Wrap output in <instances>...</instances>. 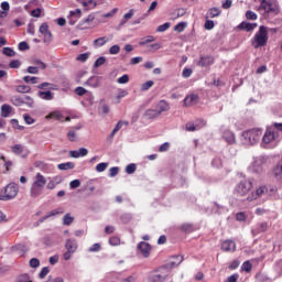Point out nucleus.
Instances as JSON below:
<instances>
[{
	"mask_svg": "<svg viewBox=\"0 0 282 282\" xmlns=\"http://www.w3.org/2000/svg\"><path fill=\"white\" fill-rule=\"evenodd\" d=\"M183 78H191L193 76V69L191 68H184L182 73Z\"/></svg>",
	"mask_w": 282,
	"mask_h": 282,
	"instance_id": "obj_57",
	"label": "nucleus"
},
{
	"mask_svg": "<svg viewBox=\"0 0 282 282\" xmlns=\"http://www.w3.org/2000/svg\"><path fill=\"white\" fill-rule=\"evenodd\" d=\"M76 164L74 162H66V163H61L57 165V169L59 171H70L72 169H75Z\"/></svg>",
	"mask_w": 282,
	"mask_h": 282,
	"instance_id": "obj_27",
	"label": "nucleus"
},
{
	"mask_svg": "<svg viewBox=\"0 0 282 282\" xmlns=\"http://www.w3.org/2000/svg\"><path fill=\"white\" fill-rule=\"evenodd\" d=\"M65 248L69 252H76V250H78V243L75 239H68L66 240Z\"/></svg>",
	"mask_w": 282,
	"mask_h": 282,
	"instance_id": "obj_18",
	"label": "nucleus"
},
{
	"mask_svg": "<svg viewBox=\"0 0 282 282\" xmlns=\"http://www.w3.org/2000/svg\"><path fill=\"white\" fill-rule=\"evenodd\" d=\"M251 45L254 50H259V47H265V45H268V26L260 25L251 41Z\"/></svg>",
	"mask_w": 282,
	"mask_h": 282,
	"instance_id": "obj_2",
	"label": "nucleus"
},
{
	"mask_svg": "<svg viewBox=\"0 0 282 282\" xmlns=\"http://www.w3.org/2000/svg\"><path fill=\"white\" fill-rule=\"evenodd\" d=\"M29 263L31 268H39L41 265V261L37 258H32Z\"/></svg>",
	"mask_w": 282,
	"mask_h": 282,
	"instance_id": "obj_56",
	"label": "nucleus"
},
{
	"mask_svg": "<svg viewBox=\"0 0 282 282\" xmlns=\"http://www.w3.org/2000/svg\"><path fill=\"white\" fill-rule=\"evenodd\" d=\"M120 173V167L113 166L109 169V177H116Z\"/></svg>",
	"mask_w": 282,
	"mask_h": 282,
	"instance_id": "obj_49",
	"label": "nucleus"
},
{
	"mask_svg": "<svg viewBox=\"0 0 282 282\" xmlns=\"http://www.w3.org/2000/svg\"><path fill=\"white\" fill-rule=\"evenodd\" d=\"M107 166H109V163H99L96 165L97 173H104V171H107Z\"/></svg>",
	"mask_w": 282,
	"mask_h": 282,
	"instance_id": "obj_42",
	"label": "nucleus"
},
{
	"mask_svg": "<svg viewBox=\"0 0 282 282\" xmlns=\"http://www.w3.org/2000/svg\"><path fill=\"white\" fill-rule=\"evenodd\" d=\"M72 224H74V217H72V215L66 214L63 218V225L64 226H72Z\"/></svg>",
	"mask_w": 282,
	"mask_h": 282,
	"instance_id": "obj_35",
	"label": "nucleus"
},
{
	"mask_svg": "<svg viewBox=\"0 0 282 282\" xmlns=\"http://www.w3.org/2000/svg\"><path fill=\"white\" fill-rule=\"evenodd\" d=\"M2 54H4V56H9V57L17 56V52H14V50H12L11 47H4L2 50Z\"/></svg>",
	"mask_w": 282,
	"mask_h": 282,
	"instance_id": "obj_40",
	"label": "nucleus"
},
{
	"mask_svg": "<svg viewBox=\"0 0 282 282\" xmlns=\"http://www.w3.org/2000/svg\"><path fill=\"white\" fill-rule=\"evenodd\" d=\"M236 219L238 221H248V213L246 212H239L236 214Z\"/></svg>",
	"mask_w": 282,
	"mask_h": 282,
	"instance_id": "obj_36",
	"label": "nucleus"
},
{
	"mask_svg": "<svg viewBox=\"0 0 282 282\" xmlns=\"http://www.w3.org/2000/svg\"><path fill=\"white\" fill-rule=\"evenodd\" d=\"M133 9H130L128 13H126L122 18V20L120 21L119 25L120 28H122V25H126L127 21L131 20L133 18Z\"/></svg>",
	"mask_w": 282,
	"mask_h": 282,
	"instance_id": "obj_30",
	"label": "nucleus"
},
{
	"mask_svg": "<svg viewBox=\"0 0 282 282\" xmlns=\"http://www.w3.org/2000/svg\"><path fill=\"white\" fill-rule=\"evenodd\" d=\"M250 191H252V182L248 180H242L237 184L235 188V194L239 197H243L245 195H248Z\"/></svg>",
	"mask_w": 282,
	"mask_h": 282,
	"instance_id": "obj_5",
	"label": "nucleus"
},
{
	"mask_svg": "<svg viewBox=\"0 0 282 282\" xmlns=\"http://www.w3.org/2000/svg\"><path fill=\"white\" fill-rule=\"evenodd\" d=\"M12 113V106L10 105H2L1 106V116L2 118H8Z\"/></svg>",
	"mask_w": 282,
	"mask_h": 282,
	"instance_id": "obj_28",
	"label": "nucleus"
},
{
	"mask_svg": "<svg viewBox=\"0 0 282 282\" xmlns=\"http://www.w3.org/2000/svg\"><path fill=\"white\" fill-rule=\"evenodd\" d=\"M84 85H87L88 87H91L93 89H96L100 87V77L98 76H91L88 78Z\"/></svg>",
	"mask_w": 282,
	"mask_h": 282,
	"instance_id": "obj_16",
	"label": "nucleus"
},
{
	"mask_svg": "<svg viewBox=\"0 0 282 282\" xmlns=\"http://www.w3.org/2000/svg\"><path fill=\"white\" fill-rule=\"evenodd\" d=\"M154 85L153 80H148L141 85L142 91H149V88Z\"/></svg>",
	"mask_w": 282,
	"mask_h": 282,
	"instance_id": "obj_48",
	"label": "nucleus"
},
{
	"mask_svg": "<svg viewBox=\"0 0 282 282\" xmlns=\"http://www.w3.org/2000/svg\"><path fill=\"white\" fill-rule=\"evenodd\" d=\"M174 259H175V261H172L171 265H180V263H182V261H184V257H182V256H175Z\"/></svg>",
	"mask_w": 282,
	"mask_h": 282,
	"instance_id": "obj_58",
	"label": "nucleus"
},
{
	"mask_svg": "<svg viewBox=\"0 0 282 282\" xmlns=\"http://www.w3.org/2000/svg\"><path fill=\"white\" fill-rule=\"evenodd\" d=\"M257 28V23L241 22L238 25V30H246V32H252Z\"/></svg>",
	"mask_w": 282,
	"mask_h": 282,
	"instance_id": "obj_20",
	"label": "nucleus"
},
{
	"mask_svg": "<svg viewBox=\"0 0 282 282\" xmlns=\"http://www.w3.org/2000/svg\"><path fill=\"white\" fill-rule=\"evenodd\" d=\"M213 63V57L210 56H202L198 61L197 65L199 67H210V64Z\"/></svg>",
	"mask_w": 282,
	"mask_h": 282,
	"instance_id": "obj_23",
	"label": "nucleus"
},
{
	"mask_svg": "<svg viewBox=\"0 0 282 282\" xmlns=\"http://www.w3.org/2000/svg\"><path fill=\"white\" fill-rule=\"evenodd\" d=\"M37 89H50V90H56V84H51V83H42L40 85H37Z\"/></svg>",
	"mask_w": 282,
	"mask_h": 282,
	"instance_id": "obj_32",
	"label": "nucleus"
},
{
	"mask_svg": "<svg viewBox=\"0 0 282 282\" xmlns=\"http://www.w3.org/2000/svg\"><path fill=\"white\" fill-rule=\"evenodd\" d=\"M263 132L259 129H251L242 132L241 142L243 144H257L261 140Z\"/></svg>",
	"mask_w": 282,
	"mask_h": 282,
	"instance_id": "obj_3",
	"label": "nucleus"
},
{
	"mask_svg": "<svg viewBox=\"0 0 282 282\" xmlns=\"http://www.w3.org/2000/svg\"><path fill=\"white\" fill-rule=\"evenodd\" d=\"M263 195H268V187L260 186L247 197V200L254 202V199H259V197H263Z\"/></svg>",
	"mask_w": 282,
	"mask_h": 282,
	"instance_id": "obj_7",
	"label": "nucleus"
},
{
	"mask_svg": "<svg viewBox=\"0 0 282 282\" xmlns=\"http://www.w3.org/2000/svg\"><path fill=\"white\" fill-rule=\"evenodd\" d=\"M23 105H26L30 109L34 107V99L28 95L22 96Z\"/></svg>",
	"mask_w": 282,
	"mask_h": 282,
	"instance_id": "obj_33",
	"label": "nucleus"
},
{
	"mask_svg": "<svg viewBox=\"0 0 282 282\" xmlns=\"http://www.w3.org/2000/svg\"><path fill=\"white\" fill-rule=\"evenodd\" d=\"M223 140L227 142V144H235L237 142V138L235 137V132L226 129L223 131Z\"/></svg>",
	"mask_w": 282,
	"mask_h": 282,
	"instance_id": "obj_11",
	"label": "nucleus"
},
{
	"mask_svg": "<svg viewBox=\"0 0 282 282\" xmlns=\"http://www.w3.org/2000/svg\"><path fill=\"white\" fill-rule=\"evenodd\" d=\"M257 280L259 282H270V278L269 276H265L264 274H258L257 275Z\"/></svg>",
	"mask_w": 282,
	"mask_h": 282,
	"instance_id": "obj_63",
	"label": "nucleus"
},
{
	"mask_svg": "<svg viewBox=\"0 0 282 282\" xmlns=\"http://www.w3.org/2000/svg\"><path fill=\"white\" fill-rule=\"evenodd\" d=\"M17 281L18 282H32L30 279V275L26 273L18 276Z\"/></svg>",
	"mask_w": 282,
	"mask_h": 282,
	"instance_id": "obj_55",
	"label": "nucleus"
},
{
	"mask_svg": "<svg viewBox=\"0 0 282 282\" xmlns=\"http://www.w3.org/2000/svg\"><path fill=\"white\" fill-rule=\"evenodd\" d=\"M28 74H39V67L37 66H29L26 68Z\"/></svg>",
	"mask_w": 282,
	"mask_h": 282,
	"instance_id": "obj_62",
	"label": "nucleus"
},
{
	"mask_svg": "<svg viewBox=\"0 0 282 282\" xmlns=\"http://www.w3.org/2000/svg\"><path fill=\"white\" fill-rule=\"evenodd\" d=\"M273 175L276 180L282 182V160L273 169Z\"/></svg>",
	"mask_w": 282,
	"mask_h": 282,
	"instance_id": "obj_25",
	"label": "nucleus"
},
{
	"mask_svg": "<svg viewBox=\"0 0 282 282\" xmlns=\"http://www.w3.org/2000/svg\"><path fill=\"white\" fill-rule=\"evenodd\" d=\"M186 22H180L174 26V32H184L186 30Z\"/></svg>",
	"mask_w": 282,
	"mask_h": 282,
	"instance_id": "obj_43",
	"label": "nucleus"
},
{
	"mask_svg": "<svg viewBox=\"0 0 282 282\" xmlns=\"http://www.w3.org/2000/svg\"><path fill=\"white\" fill-rule=\"evenodd\" d=\"M45 184H47V180L43 176V174L36 173L30 187V197L33 199L41 197V195H43V188H45Z\"/></svg>",
	"mask_w": 282,
	"mask_h": 282,
	"instance_id": "obj_1",
	"label": "nucleus"
},
{
	"mask_svg": "<svg viewBox=\"0 0 282 282\" xmlns=\"http://www.w3.org/2000/svg\"><path fill=\"white\" fill-rule=\"evenodd\" d=\"M138 250L147 258L151 254V245L149 242L141 241L138 243Z\"/></svg>",
	"mask_w": 282,
	"mask_h": 282,
	"instance_id": "obj_12",
	"label": "nucleus"
},
{
	"mask_svg": "<svg viewBox=\"0 0 282 282\" xmlns=\"http://www.w3.org/2000/svg\"><path fill=\"white\" fill-rule=\"evenodd\" d=\"M169 281V269L160 268L155 271L150 272L148 282H166Z\"/></svg>",
	"mask_w": 282,
	"mask_h": 282,
	"instance_id": "obj_4",
	"label": "nucleus"
},
{
	"mask_svg": "<svg viewBox=\"0 0 282 282\" xmlns=\"http://www.w3.org/2000/svg\"><path fill=\"white\" fill-rule=\"evenodd\" d=\"M23 118L26 124H34L35 122L34 118H32L30 115H24Z\"/></svg>",
	"mask_w": 282,
	"mask_h": 282,
	"instance_id": "obj_61",
	"label": "nucleus"
},
{
	"mask_svg": "<svg viewBox=\"0 0 282 282\" xmlns=\"http://www.w3.org/2000/svg\"><path fill=\"white\" fill-rule=\"evenodd\" d=\"M221 250H224V252H235V250H237V242H235V240H225L221 243Z\"/></svg>",
	"mask_w": 282,
	"mask_h": 282,
	"instance_id": "obj_10",
	"label": "nucleus"
},
{
	"mask_svg": "<svg viewBox=\"0 0 282 282\" xmlns=\"http://www.w3.org/2000/svg\"><path fill=\"white\" fill-rule=\"evenodd\" d=\"M10 100L14 107H23V96L15 95L12 96Z\"/></svg>",
	"mask_w": 282,
	"mask_h": 282,
	"instance_id": "obj_29",
	"label": "nucleus"
},
{
	"mask_svg": "<svg viewBox=\"0 0 282 282\" xmlns=\"http://www.w3.org/2000/svg\"><path fill=\"white\" fill-rule=\"evenodd\" d=\"M109 54L116 55L120 54V45L115 44L109 48Z\"/></svg>",
	"mask_w": 282,
	"mask_h": 282,
	"instance_id": "obj_52",
	"label": "nucleus"
},
{
	"mask_svg": "<svg viewBox=\"0 0 282 282\" xmlns=\"http://www.w3.org/2000/svg\"><path fill=\"white\" fill-rule=\"evenodd\" d=\"M155 109H156L159 116H162V113H164V111H169L171 109V106L169 105V102L166 100L162 99L156 104Z\"/></svg>",
	"mask_w": 282,
	"mask_h": 282,
	"instance_id": "obj_15",
	"label": "nucleus"
},
{
	"mask_svg": "<svg viewBox=\"0 0 282 282\" xmlns=\"http://www.w3.org/2000/svg\"><path fill=\"white\" fill-rule=\"evenodd\" d=\"M39 32L44 36V43H52V32L50 31V25H47L46 22L41 24Z\"/></svg>",
	"mask_w": 282,
	"mask_h": 282,
	"instance_id": "obj_8",
	"label": "nucleus"
},
{
	"mask_svg": "<svg viewBox=\"0 0 282 282\" xmlns=\"http://www.w3.org/2000/svg\"><path fill=\"white\" fill-rule=\"evenodd\" d=\"M199 101V97L197 95H189L184 99V107H193V105H197Z\"/></svg>",
	"mask_w": 282,
	"mask_h": 282,
	"instance_id": "obj_17",
	"label": "nucleus"
},
{
	"mask_svg": "<svg viewBox=\"0 0 282 282\" xmlns=\"http://www.w3.org/2000/svg\"><path fill=\"white\" fill-rule=\"evenodd\" d=\"M135 169H137L135 163H130L126 166V173L128 175H133V173H135Z\"/></svg>",
	"mask_w": 282,
	"mask_h": 282,
	"instance_id": "obj_41",
	"label": "nucleus"
},
{
	"mask_svg": "<svg viewBox=\"0 0 282 282\" xmlns=\"http://www.w3.org/2000/svg\"><path fill=\"white\" fill-rule=\"evenodd\" d=\"M63 213H65V209H63L62 207L54 209V210L50 212L46 216L41 218L40 223L43 224V221H45V219H50V217H54L55 215H63Z\"/></svg>",
	"mask_w": 282,
	"mask_h": 282,
	"instance_id": "obj_21",
	"label": "nucleus"
},
{
	"mask_svg": "<svg viewBox=\"0 0 282 282\" xmlns=\"http://www.w3.org/2000/svg\"><path fill=\"white\" fill-rule=\"evenodd\" d=\"M50 274V268L44 267L42 268L41 272L39 273V279H45V276Z\"/></svg>",
	"mask_w": 282,
	"mask_h": 282,
	"instance_id": "obj_50",
	"label": "nucleus"
},
{
	"mask_svg": "<svg viewBox=\"0 0 282 282\" xmlns=\"http://www.w3.org/2000/svg\"><path fill=\"white\" fill-rule=\"evenodd\" d=\"M169 28H171V23L165 22L164 24L158 26L156 32H166Z\"/></svg>",
	"mask_w": 282,
	"mask_h": 282,
	"instance_id": "obj_51",
	"label": "nucleus"
},
{
	"mask_svg": "<svg viewBox=\"0 0 282 282\" xmlns=\"http://www.w3.org/2000/svg\"><path fill=\"white\" fill-rule=\"evenodd\" d=\"M241 270H243L245 272H252V263H250V261L243 262L241 265Z\"/></svg>",
	"mask_w": 282,
	"mask_h": 282,
	"instance_id": "obj_45",
	"label": "nucleus"
},
{
	"mask_svg": "<svg viewBox=\"0 0 282 282\" xmlns=\"http://www.w3.org/2000/svg\"><path fill=\"white\" fill-rule=\"evenodd\" d=\"M37 96L42 99V100H54V94L51 90H40L37 93Z\"/></svg>",
	"mask_w": 282,
	"mask_h": 282,
	"instance_id": "obj_24",
	"label": "nucleus"
},
{
	"mask_svg": "<svg viewBox=\"0 0 282 282\" xmlns=\"http://www.w3.org/2000/svg\"><path fill=\"white\" fill-rule=\"evenodd\" d=\"M259 12H263V14L274 12V7L268 0H261Z\"/></svg>",
	"mask_w": 282,
	"mask_h": 282,
	"instance_id": "obj_14",
	"label": "nucleus"
},
{
	"mask_svg": "<svg viewBox=\"0 0 282 282\" xmlns=\"http://www.w3.org/2000/svg\"><path fill=\"white\" fill-rule=\"evenodd\" d=\"M107 43V37L102 36L94 41L95 47H102Z\"/></svg>",
	"mask_w": 282,
	"mask_h": 282,
	"instance_id": "obj_37",
	"label": "nucleus"
},
{
	"mask_svg": "<svg viewBox=\"0 0 282 282\" xmlns=\"http://www.w3.org/2000/svg\"><path fill=\"white\" fill-rule=\"evenodd\" d=\"M9 67L11 69H19L21 67V62L18 59H13L9 63Z\"/></svg>",
	"mask_w": 282,
	"mask_h": 282,
	"instance_id": "obj_47",
	"label": "nucleus"
},
{
	"mask_svg": "<svg viewBox=\"0 0 282 282\" xmlns=\"http://www.w3.org/2000/svg\"><path fill=\"white\" fill-rule=\"evenodd\" d=\"M45 118L46 120H63V113H61V111H53L48 113Z\"/></svg>",
	"mask_w": 282,
	"mask_h": 282,
	"instance_id": "obj_31",
	"label": "nucleus"
},
{
	"mask_svg": "<svg viewBox=\"0 0 282 282\" xmlns=\"http://www.w3.org/2000/svg\"><path fill=\"white\" fill-rule=\"evenodd\" d=\"M75 94L77 96H85V94H88V91L84 87L78 86L75 88Z\"/></svg>",
	"mask_w": 282,
	"mask_h": 282,
	"instance_id": "obj_53",
	"label": "nucleus"
},
{
	"mask_svg": "<svg viewBox=\"0 0 282 282\" xmlns=\"http://www.w3.org/2000/svg\"><path fill=\"white\" fill-rule=\"evenodd\" d=\"M67 139L69 142H76L78 140V135L76 134V130H70L67 132Z\"/></svg>",
	"mask_w": 282,
	"mask_h": 282,
	"instance_id": "obj_39",
	"label": "nucleus"
},
{
	"mask_svg": "<svg viewBox=\"0 0 282 282\" xmlns=\"http://www.w3.org/2000/svg\"><path fill=\"white\" fill-rule=\"evenodd\" d=\"M33 65H37V69H47V64H45L43 61L41 59H34L33 61Z\"/></svg>",
	"mask_w": 282,
	"mask_h": 282,
	"instance_id": "obj_44",
	"label": "nucleus"
},
{
	"mask_svg": "<svg viewBox=\"0 0 282 282\" xmlns=\"http://www.w3.org/2000/svg\"><path fill=\"white\" fill-rule=\"evenodd\" d=\"M88 252H100V243H94L89 247Z\"/></svg>",
	"mask_w": 282,
	"mask_h": 282,
	"instance_id": "obj_60",
	"label": "nucleus"
},
{
	"mask_svg": "<svg viewBox=\"0 0 282 282\" xmlns=\"http://www.w3.org/2000/svg\"><path fill=\"white\" fill-rule=\"evenodd\" d=\"M279 138V132L272 131V130H267L264 135L262 137V142L263 144H270L274 142Z\"/></svg>",
	"mask_w": 282,
	"mask_h": 282,
	"instance_id": "obj_9",
	"label": "nucleus"
},
{
	"mask_svg": "<svg viewBox=\"0 0 282 282\" xmlns=\"http://www.w3.org/2000/svg\"><path fill=\"white\" fill-rule=\"evenodd\" d=\"M82 6L86 8V10H94L98 6V2L95 0H83Z\"/></svg>",
	"mask_w": 282,
	"mask_h": 282,
	"instance_id": "obj_26",
	"label": "nucleus"
},
{
	"mask_svg": "<svg viewBox=\"0 0 282 282\" xmlns=\"http://www.w3.org/2000/svg\"><path fill=\"white\" fill-rule=\"evenodd\" d=\"M4 195L7 196L9 202H10V199H14V197H17V195H19V185L17 183H9L4 187Z\"/></svg>",
	"mask_w": 282,
	"mask_h": 282,
	"instance_id": "obj_6",
	"label": "nucleus"
},
{
	"mask_svg": "<svg viewBox=\"0 0 282 282\" xmlns=\"http://www.w3.org/2000/svg\"><path fill=\"white\" fill-rule=\"evenodd\" d=\"M18 94H30L32 91V88L28 85H20L17 87Z\"/></svg>",
	"mask_w": 282,
	"mask_h": 282,
	"instance_id": "obj_34",
	"label": "nucleus"
},
{
	"mask_svg": "<svg viewBox=\"0 0 282 282\" xmlns=\"http://www.w3.org/2000/svg\"><path fill=\"white\" fill-rule=\"evenodd\" d=\"M246 18L249 20V21H257V13H254L253 11H247L246 12Z\"/></svg>",
	"mask_w": 282,
	"mask_h": 282,
	"instance_id": "obj_54",
	"label": "nucleus"
},
{
	"mask_svg": "<svg viewBox=\"0 0 282 282\" xmlns=\"http://www.w3.org/2000/svg\"><path fill=\"white\" fill-rule=\"evenodd\" d=\"M12 153H14L15 155H21V153H23V145L21 144H15L11 148Z\"/></svg>",
	"mask_w": 282,
	"mask_h": 282,
	"instance_id": "obj_38",
	"label": "nucleus"
},
{
	"mask_svg": "<svg viewBox=\"0 0 282 282\" xmlns=\"http://www.w3.org/2000/svg\"><path fill=\"white\" fill-rule=\"evenodd\" d=\"M117 83L119 85H127V83H129V75H127V74L122 75L121 77H119L117 79Z\"/></svg>",
	"mask_w": 282,
	"mask_h": 282,
	"instance_id": "obj_46",
	"label": "nucleus"
},
{
	"mask_svg": "<svg viewBox=\"0 0 282 282\" xmlns=\"http://www.w3.org/2000/svg\"><path fill=\"white\" fill-rule=\"evenodd\" d=\"M106 58L105 57H98L94 64L95 67H100L101 65H105L106 63Z\"/></svg>",
	"mask_w": 282,
	"mask_h": 282,
	"instance_id": "obj_59",
	"label": "nucleus"
},
{
	"mask_svg": "<svg viewBox=\"0 0 282 282\" xmlns=\"http://www.w3.org/2000/svg\"><path fill=\"white\" fill-rule=\"evenodd\" d=\"M239 281V274L235 273L227 278L226 282H237Z\"/></svg>",
	"mask_w": 282,
	"mask_h": 282,
	"instance_id": "obj_64",
	"label": "nucleus"
},
{
	"mask_svg": "<svg viewBox=\"0 0 282 282\" xmlns=\"http://www.w3.org/2000/svg\"><path fill=\"white\" fill-rule=\"evenodd\" d=\"M143 116L147 120H153L155 118H160V112H158L156 109H148Z\"/></svg>",
	"mask_w": 282,
	"mask_h": 282,
	"instance_id": "obj_22",
	"label": "nucleus"
},
{
	"mask_svg": "<svg viewBox=\"0 0 282 282\" xmlns=\"http://www.w3.org/2000/svg\"><path fill=\"white\" fill-rule=\"evenodd\" d=\"M268 230V223H258L252 229L251 232L253 237L257 235H261V232H265Z\"/></svg>",
	"mask_w": 282,
	"mask_h": 282,
	"instance_id": "obj_13",
	"label": "nucleus"
},
{
	"mask_svg": "<svg viewBox=\"0 0 282 282\" xmlns=\"http://www.w3.org/2000/svg\"><path fill=\"white\" fill-rule=\"evenodd\" d=\"M199 123L204 124V121H196V122H187L185 124L186 131H199L202 129V126Z\"/></svg>",
	"mask_w": 282,
	"mask_h": 282,
	"instance_id": "obj_19",
	"label": "nucleus"
}]
</instances>
